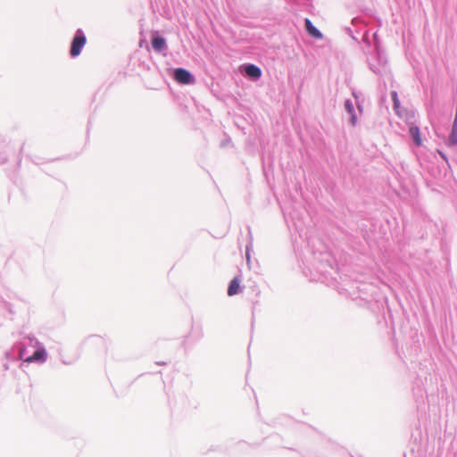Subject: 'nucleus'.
I'll use <instances>...</instances> for the list:
<instances>
[{
	"instance_id": "f257e3e1",
	"label": "nucleus",
	"mask_w": 457,
	"mask_h": 457,
	"mask_svg": "<svg viewBox=\"0 0 457 457\" xmlns=\"http://www.w3.org/2000/svg\"><path fill=\"white\" fill-rule=\"evenodd\" d=\"M86 37L83 35L82 31L79 29L71 42L70 50L71 55L72 57L78 56L80 54L82 47L86 45Z\"/></svg>"
},
{
	"instance_id": "f03ea898",
	"label": "nucleus",
	"mask_w": 457,
	"mask_h": 457,
	"mask_svg": "<svg viewBox=\"0 0 457 457\" xmlns=\"http://www.w3.org/2000/svg\"><path fill=\"white\" fill-rule=\"evenodd\" d=\"M174 79L178 83L183 85H187L194 82V79L191 73L183 68H178L174 71Z\"/></svg>"
},
{
	"instance_id": "7ed1b4c3",
	"label": "nucleus",
	"mask_w": 457,
	"mask_h": 457,
	"mask_svg": "<svg viewBox=\"0 0 457 457\" xmlns=\"http://www.w3.org/2000/svg\"><path fill=\"white\" fill-rule=\"evenodd\" d=\"M246 75L253 79H259L262 76V71L259 67L254 64H248L245 67Z\"/></svg>"
},
{
	"instance_id": "20e7f679",
	"label": "nucleus",
	"mask_w": 457,
	"mask_h": 457,
	"mask_svg": "<svg viewBox=\"0 0 457 457\" xmlns=\"http://www.w3.org/2000/svg\"><path fill=\"white\" fill-rule=\"evenodd\" d=\"M46 359V353L44 349H37L35 351V353L26 358L25 361L27 362H34V361H45Z\"/></svg>"
},
{
	"instance_id": "39448f33",
	"label": "nucleus",
	"mask_w": 457,
	"mask_h": 457,
	"mask_svg": "<svg viewBox=\"0 0 457 457\" xmlns=\"http://www.w3.org/2000/svg\"><path fill=\"white\" fill-rule=\"evenodd\" d=\"M305 28L309 35L313 37L314 38H321L322 34L313 26L312 21L309 19H305Z\"/></svg>"
},
{
	"instance_id": "423d86ee",
	"label": "nucleus",
	"mask_w": 457,
	"mask_h": 457,
	"mask_svg": "<svg viewBox=\"0 0 457 457\" xmlns=\"http://www.w3.org/2000/svg\"><path fill=\"white\" fill-rule=\"evenodd\" d=\"M240 290V279L238 278H234L228 286V295L229 296H233L239 293Z\"/></svg>"
},
{
	"instance_id": "0eeeda50",
	"label": "nucleus",
	"mask_w": 457,
	"mask_h": 457,
	"mask_svg": "<svg viewBox=\"0 0 457 457\" xmlns=\"http://www.w3.org/2000/svg\"><path fill=\"white\" fill-rule=\"evenodd\" d=\"M409 131H410V135H411L412 140L414 141V143L416 144V145L420 146L422 145V139L420 137V129L416 126H411L410 128Z\"/></svg>"
},
{
	"instance_id": "6e6552de",
	"label": "nucleus",
	"mask_w": 457,
	"mask_h": 457,
	"mask_svg": "<svg viewBox=\"0 0 457 457\" xmlns=\"http://www.w3.org/2000/svg\"><path fill=\"white\" fill-rule=\"evenodd\" d=\"M152 46L154 50L161 51L166 46L165 39L161 37H154L152 39Z\"/></svg>"
},
{
	"instance_id": "1a4fd4ad",
	"label": "nucleus",
	"mask_w": 457,
	"mask_h": 457,
	"mask_svg": "<svg viewBox=\"0 0 457 457\" xmlns=\"http://www.w3.org/2000/svg\"><path fill=\"white\" fill-rule=\"evenodd\" d=\"M393 100L395 104V108H397L399 105V101L397 99V94L395 92L393 93Z\"/></svg>"
},
{
	"instance_id": "9d476101",
	"label": "nucleus",
	"mask_w": 457,
	"mask_h": 457,
	"mask_svg": "<svg viewBox=\"0 0 457 457\" xmlns=\"http://www.w3.org/2000/svg\"><path fill=\"white\" fill-rule=\"evenodd\" d=\"M345 108L348 110V112H352V105L349 101L345 102Z\"/></svg>"
}]
</instances>
